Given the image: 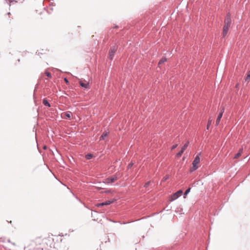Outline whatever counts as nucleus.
Masks as SVG:
<instances>
[{
	"mask_svg": "<svg viewBox=\"0 0 250 250\" xmlns=\"http://www.w3.org/2000/svg\"><path fill=\"white\" fill-rule=\"evenodd\" d=\"M200 154H198L195 158L194 161L192 162V167L190 168L191 171H194L196 170L198 168V165L200 163Z\"/></svg>",
	"mask_w": 250,
	"mask_h": 250,
	"instance_id": "f257e3e1",
	"label": "nucleus"
},
{
	"mask_svg": "<svg viewBox=\"0 0 250 250\" xmlns=\"http://www.w3.org/2000/svg\"><path fill=\"white\" fill-rule=\"evenodd\" d=\"M117 47L116 46H112L110 48L109 51V58L112 60L114 57V54L117 51Z\"/></svg>",
	"mask_w": 250,
	"mask_h": 250,
	"instance_id": "f03ea898",
	"label": "nucleus"
},
{
	"mask_svg": "<svg viewBox=\"0 0 250 250\" xmlns=\"http://www.w3.org/2000/svg\"><path fill=\"white\" fill-rule=\"evenodd\" d=\"M183 193V191L182 190H179L177 192L171 195L170 197V201H172L176 199H177L179 197L182 195Z\"/></svg>",
	"mask_w": 250,
	"mask_h": 250,
	"instance_id": "7ed1b4c3",
	"label": "nucleus"
},
{
	"mask_svg": "<svg viewBox=\"0 0 250 250\" xmlns=\"http://www.w3.org/2000/svg\"><path fill=\"white\" fill-rule=\"evenodd\" d=\"M80 84L83 87L87 88L89 87V83L85 80H81L79 82Z\"/></svg>",
	"mask_w": 250,
	"mask_h": 250,
	"instance_id": "20e7f679",
	"label": "nucleus"
},
{
	"mask_svg": "<svg viewBox=\"0 0 250 250\" xmlns=\"http://www.w3.org/2000/svg\"><path fill=\"white\" fill-rule=\"evenodd\" d=\"M224 111V108H223L221 111L220 114L218 115L216 121V125H218L220 123V120L222 117Z\"/></svg>",
	"mask_w": 250,
	"mask_h": 250,
	"instance_id": "39448f33",
	"label": "nucleus"
},
{
	"mask_svg": "<svg viewBox=\"0 0 250 250\" xmlns=\"http://www.w3.org/2000/svg\"><path fill=\"white\" fill-rule=\"evenodd\" d=\"M117 179V177L116 176H112L106 179V182L107 183H112L114 182Z\"/></svg>",
	"mask_w": 250,
	"mask_h": 250,
	"instance_id": "423d86ee",
	"label": "nucleus"
},
{
	"mask_svg": "<svg viewBox=\"0 0 250 250\" xmlns=\"http://www.w3.org/2000/svg\"><path fill=\"white\" fill-rule=\"evenodd\" d=\"M231 17L229 14H228L224 21V23L230 24H231Z\"/></svg>",
	"mask_w": 250,
	"mask_h": 250,
	"instance_id": "0eeeda50",
	"label": "nucleus"
},
{
	"mask_svg": "<svg viewBox=\"0 0 250 250\" xmlns=\"http://www.w3.org/2000/svg\"><path fill=\"white\" fill-rule=\"evenodd\" d=\"M72 115V113L70 111L63 113V117L65 119H70Z\"/></svg>",
	"mask_w": 250,
	"mask_h": 250,
	"instance_id": "6e6552de",
	"label": "nucleus"
},
{
	"mask_svg": "<svg viewBox=\"0 0 250 250\" xmlns=\"http://www.w3.org/2000/svg\"><path fill=\"white\" fill-rule=\"evenodd\" d=\"M7 2H8L11 5L12 4L15 3L16 2H22L24 0H5Z\"/></svg>",
	"mask_w": 250,
	"mask_h": 250,
	"instance_id": "1a4fd4ad",
	"label": "nucleus"
},
{
	"mask_svg": "<svg viewBox=\"0 0 250 250\" xmlns=\"http://www.w3.org/2000/svg\"><path fill=\"white\" fill-rule=\"evenodd\" d=\"M109 132L107 131H104L102 135V136L100 137V140H104L107 137L108 135Z\"/></svg>",
	"mask_w": 250,
	"mask_h": 250,
	"instance_id": "9d476101",
	"label": "nucleus"
},
{
	"mask_svg": "<svg viewBox=\"0 0 250 250\" xmlns=\"http://www.w3.org/2000/svg\"><path fill=\"white\" fill-rule=\"evenodd\" d=\"M229 28L225 27L224 26L223 30L222 32V35L223 37H225L228 34Z\"/></svg>",
	"mask_w": 250,
	"mask_h": 250,
	"instance_id": "9b49d317",
	"label": "nucleus"
},
{
	"mask_svg": "<svg viewBox=\"0 0 250 250\" xmlns=\"http://www.w3.org/2000/svg\"><path fill=\"white\" fill-rule=\"evenodd\" d=\"M242 152H243V149L242 148L240 149L238 152L234 156V159H238L241 155Z\"/></svg>",
	"mask_w": 250,
	"mask_h": 250,
	"instance_id": "f8f14e48",
	"label": "nucleus"
},
{
	"mask_svg": "<svg viewBox=\"0 0 250 250\" xmlns=\"http://www.w3.org/2000/svg\"><path fill=\"white\" fill-rule=\"evenodd\" d=\"M111 203H112V202H111L110 201H106L105 202L99 204L97 205V206H99H99H106V205H110Z\"/></svg>",
	"mask_w": 250,
	"mask_h": 250,
	"instance_id": "ddd939ff",
	"label": "nucleus"
},
{
	"mask_svg": "<svg viewBox=\"0 0 250 250\" xmlns=\"http://www.w3.org/2000/svg\"><path fill=\"white\" fill-rule=\"evenodd\" d=\"M189 145V142L188 141L184 146H183L182 147V149L181 150L183 151H184L185 150V149L187 148V147Z\"/></svg>",
	"mask_w": 250,
	"mask_h": 250,
	"instance_id": "4468645a",
	"label": "nucleus"
},
{
	"mask_svg": "<svg viewBox=\"0 0 250 250\" xmlns=\"http://www.w3.org/2000/svg\"><path fill=\"white\" fill-rule=\"evenodd\" d=\"M167 61V59L166 58H163L162 59L159 61L158 63V65H160L164 62H166Z\"/></svg>",
	"mask_w": 250,
	"mask_h": 250,
	"instance_id": "2eb2a0df",
	"label": "nucleus"
},
{
	"mask_svg": "<svg viewBox=\"0 0 250 250\" xmlns=\"http://www.w3.org/2000/svg\"><path fill=\"white\" fill-rule=\"evenodd\" d=\"M43 104L45 105H46V106H48V107H50V104L48 103V102L47 101V100H46V99H43Z\"/></svg>",
	"mask_w": 250,
	"mask_h": 250,
	"instance_id": "dca6fc26",
	"label": "nucleus"
},
{
	"mask_svg": "<svg viewBox=\"0 0 250 250\" xmlns=\"http://www.w3.org/2000/svg\"><path fill=\"white\" fill-rule=\"evenodd\" d=\"M212 122V120L209 118L208 121V125H207V129H208L209 125L211 124Z\"/></svg>",
	"mask_w": 250,
	"mask_h": 250,
	"instance_id": "f3484780",
	"label": "nucleus"
},
{
	"mask_svg": "<svg viewBox=\"0 0 250 250\" xmlns=\"http://www.w3.org/2000/svg\"><path fill=\"white\" fill-rule=\"evenodd\" d=\"M190 188H189L188 189H187L186 190V191H185V193H184V197L185 198H186V196H187V194H188L190 192Z\"/></svg>",
	"mask_w": 250,
	"mask_h": 250,
	"instance_id": "a211bd4d",
	"label": "nucleus"
},
{
	"mask_svg": "<svg viewBox=\"0 0 250 250\" xmlns=\"http://www.w3.org/2000/svg\"><path fill=\"white\" fill-rule=\"evenodd\" d=\"M92 157H93V155L91 154H87L85 156V158L87 160H89V159H91Z\"/></svg>",
	"mask_w": 250,
	"mask_h": 250,
	"instance_id": "6ab92c4d",
	"label": "nucleus"
},
{
	"mask_svg": "<svg viewBox=\"0 0 250 250\" xmlns=\"http://www.w3.org/2000/svg\"><path fill=\"white\" fill-rule=\"evenodd\" d=\"M250 79V70L248 72V74H247V76L246 78V81H249V80Z\"/></svg>",
	"mask_w": 250,
	"mask_h": 250,
	"instance_id": "aec40b11",
	"label": "nucleus"
},
{
	"mask_svg": "<svg viewBox=\"0 0 250 250\" xmlns=\"http://www.w3.org/2000/svg\"><path fill=\"white\" fill-rule=\"evenodd\" d=\"M183 152H184V151H183L182 150H181L178 153H177L176 156L177 157H181Z\"/></svg>",
	"mask_w": 250,
	"mask_h": 250,
	"instance_id": "412c9836",
	"label": "nucleus"
},
{
	"mask_svg": "<svg viewBox=\"0 0 250 250\" xmlns=\"http://www.w3.org/2000/svg\"><path fill=\"white\" fill-rule=\"evenodd\" d=\"M44 74L46 75V76L48 78H51V74L50 72L46 71L45 72H44Z\"/></svg>",
	"mask_w": 250,
	"mask_h": 250,
	"instance_id": "4be33fe9",
	"label": "nucleus"
},
{
	"mask_svg": "<svg viewBox=\"0 0 250 250\" xmlns=\"http://www.w3.org/2000/svg\"><path fill=\"white\" fill-rule=\"evenodd\" d=\"M177 145H173L172 147H171V150H173L174 149H175L177 146Z\"/></svg>",
	"mask_w": 250,
	"mask_h": 250,
	"instance_id": "5701e85b",
	"label": "nucleus"
},
{
	"mask_svg": "<svg viewBox=\"0 0 250 250\" xmlns=\"http://www.w3.org/2000/svg\"><path fill=\"white\" fill-rule=\"evenodd\" d=\"M230 26V24L224 23V26L229 28Z\"/></svg>",
	"mask_w": 250,
	"mask_h": 250,
	"instance_id": "b1692460",
	"label": "nucleus"
},
{
	"mask_svg": "<svg viewBox=\"0 0 250 250\" xmlns=\"http://www.w3.org/2000/svg\"><path fill=\"white\" fill-rule=\"evenodd\" d=\"M10 15H11L10 13V12H8L7 14H6L5 15V16H6V17H8V18H10Z\"/></svg>",
	"mask_w": 250,
	"mask_h": 250,
	"instance_id": "393cba45",
	"label": "nucleus"
},
{
	"mask_svg": "<svg viewBox=\"0 0 250 250\" xmlns=\"http://www.w3.org/2000/svg\"><path fill=\"white\" fill-rule=\"evenodd\" d=\"M149 182H147V183L145 184V185H144V187L146 188L149 185Z\"/></svg>",
	"mask_w": 250,
	"mask_h": 250,
	"instance_id": "a878e982",
	"label": "nucleus"
},
{
	"mask_svg": "<svg viewBox=\"0 0 250 250\" xmlns=\"http://www.w3.org/2000/svg\"><path fill=\"white\" fill-rule=\"evenodd\" d=\"M133 164L132 163H130L128 165V167H131L132 166Z\"/></svg>",
	"mask_w": 250,
	"mask_h": 250,
	"instance_id": "bb28decb",
	"label": "nucleus"
},
{
	"mask_svg": "<svg viewBox=\"0 0 250 250\" xmlns=\"http://www.w3.org/2000/svg\"><path fill=\"white\" fill-rule=\"evenodd\" d=\"M64 81L66 83H68V81L67 80V79L65 78L64 79Z\"/></svg>",
	"mask_w": 250,
	"mask_h": 250,
	"instance_id": "cd10ccee",
	"label": "nucleus"
}]
</instances>
